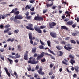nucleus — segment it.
<instances>
[{"instance_id":"nucleus-2","label":"nucleus","mask_w":79,"mask_h":79,"mask_svg":"<svg viewBox=\"0 0 79 79\" xmlns=\"http://www.w3.org/2000/svg\"><path fill=\"white\" fill-rule=\"evenodd\" d=\"M28 26H27L26 27V28L27 29H29V30H31V31H34V28L32 27L33 26V25L31 24H29L28 25Z\"/></svg>"},{"instance_id":"nucleus-28","label":"nucleus","mask_w":79,"mask_h":79,"mask_svg":"<svg viewBox=\"0 0 79 79\" xmlns=\"http://www.w3.org/2000/svg\"><path fill=\"white\" fill-rule=\"evenodd\" d=\"M8 56L9 58H13L15 59V56H12L11 55H9Z\"/></svg>"},{"instance_id":"nucleus-23","label":"nucleus","mask_w":79,"mask_h":79,"mask_svg":"<svg viewBox=\"0 0 79 79\" xmlns=\"http://www.w3.org/2000/svg\"><path fill=\"white\" fill-rule=\"evenodd\" d=\"M75 70L76 73H77L79 72V70H78V69H79V67H75L74 68Z\"/></svg>"},{"instance_id":"nucleus-43","label":"nucleus","mask_w":79,"mask_h":79,"mask_svg":"<svg viewBox=\"0 0 79 79\" xmlns=\"http://www.w3.org/2000/svg\"><path fill=\"white\" fill-rule=\"evenodd\" d=\"M72 27H73V28H74V27H75L76 26V23L73 24L72 25Z\"/></svg>"},{"instance_id":"nucleus-48","label":"nucleus","mask_w":79,"mask_h":79,"mask_svg":"<svg viewBox=\"0 0 79 79\" xmlns=\"http://www.w3.org/2000/svg\"><path fill=\"white\" fill-rule=\"evenodd\" d=\"M57 6H53L52 7V10H55V8H56Z\"/></svg>"},{"instance_id":"nucleus-54","label":"nucleus","mask_w":79,"mask_h":79,"mask_svg":"<svg viewBox=\"0 0 79 79\" xmlns=\"http://www.w3.org/2000/svg\"><path fill=\"white\" fill-rule=\"evenodd\" d=\"M48 74L49 76H51V75H52V74H53V72H50Z\"/></svg>"},{"instance_id":"nucleus-49","label":"nucleus","mask_w":79,"mask_h":79,"mask_svg":"<svg viewBox=\"0 0 79 79\" xmlns=\"http://www.w3.org/2000/svg\"><path fill=\"white\" fill-rule=\"evenodd\" d=\"M0 51L1 52H4V49L3 48H1L0 49Z\"/></svg>"},{"instance_id":"nucleus-37","label":"nucleus","mask_w":79,"mask_h":79,"mask_svg":"<svg viewBox=\"0 0 79 79\" xmlns=\"http://www.w3.org/2000/svg\"><path fill=\"white\" fill-rule=\"evenodd\" d=\"M41 61L43 63H44L45 61H46V59H45V58H44L43 59L41 60Z\"/></svg>"},{"instance_id":"nucleus-50","label":"nucleus","mask_w":79,"mask_h":79,"mask_svg":"<svg viewBox=\"0 0 79 79\" xmlns=\"http://www.w3.org/2000/svg\"><path fill=\"white\" fill-rule=\"evenodd\" d=\"M49 52L50 53H52V54H53V55H55V53H54V52H53L52 51L50 50V49H49Z\"/></svg>"},{"instance_id":"nucleus-39","label":"nucleus","mask_w":79,"mask_h":79,"mask_svg":"<svg viewBox=\"0 0 79 79\" xmlns=\"http://www.w3.org/2000/svg\"><path fill=\"white\" fill-rule=\"evenodd\" d=\"M40 42L41 45H44V46L45 45V44H44V43L43 42V41H42V40H40Z\"/></svg>"},{"instance_id":"nucleus-12","label":"nucleus","mask_w":79,"mask_h":79,"mask_svg":"<svg viewBox=\"0 0 79 79\" xmlns=\"http://www.w3.org/2000/svg\"><path fill=\"white\" fill-rule=\"evenodd\" d=\"M27 53H28V52L26 51V53L24 54V59L25 60H27V56H28Z\"/></svg>"},{"instance_id":"nucleus-44","label":"nucleus","mask_w":79,"mask_h":79,"mask_svg":"<svg viewBox=\"0 0 79 79\" xmlns=\"http://www.w3.org/2000/svg\"><path fill=\"white\" fill-rule=\"evenodd\" d=\"M15 19H19L18 15H16L15 16Z\"/></svg>"},{"instance_id":"nucleus-61","label":"nucleus","mask_w":79,"mask_h":79,"mask_svg":"<svg viewBox=\"0 0 79 79\" xmlns=\"http://www.w3.org/2000/svg\"><path fill=\"white\" fill-rule=\"evenodd\" d=\"M0 27L1 28V29H3V27H4L3 26V25H1L0 26Z\"/></svg>"},{"instance_id":"nucleus-22","label":"nucleus","mask_w":79,"mask_h":79,"mask_svg":"<svg viewBox=\"0 0 79 79\" xmlns=\"http://www.w3.org/2000/svg\"><path fill=\"white\" fill-rule=\"evenodd\" d=\"M71 61L70 62V63H71L73 65V63H75V60L73 59H71L70 60Z\"/></svg>"},{"instance_id":"nucleus-45","label":"nucleus","mask_w":79,"mask_h":79,"mask_svg":"<svg viewBox=\"0 0 79 79\" xmlns=\"http://www.w3.org/2000/svg\"><path fill=\"white\" fill-rule=\"evenodd\" d=\"M61 44H64V45H65L66 44V42L64 41H61Z\"/></svg>"},{"instance_id":"nucleus-9","label":"nucleus","mask_w":79,"mask_h":79,"mask_svg":"<svg viewBox=\"0 0 79 79\" xmlns=\"http://www.w3.org/2000/svg\"><path fill=\"white\" fill-rule=\"evenodd\" d=\"M34 28L36 31H37L38 33H42V31L40 29V28H38L37 27H34Z\"/></svg>"},{"instance_id":"nucleus-11","label":"nucleus","mask_w":79,"mask_h":79,"mask_svg":"<svg viewBox=\"0 0 79 79\" xmlns=\"http://www.w3.org/2000/svg\"><path fill=\"white\" fill-rule=\"evenodd\" d=\"M50 35L53 38H56V37L57 34L56 33L51 32L50 33Z\"/></svg>"},{"instance_id":"nucleus-1","label":"nucleus","mask_w":79,"mask_h":79,"mask_svg":"<svg viewBox=\"0 0 79 79\" xmlns=\"http://www.w3.org/2000/svg\"><path fill=\"white\" fill-rule=\"evenodd\" d=\"M29 60H30L27 61L28 63H30L31 64H37L39 63V61H36L35 58H34L32 59V57H30L29 58Z\"/></svg>"},{"instance_id":"nucleus-62","label":"nucleus","mask_w":79,"mask_h":79,"mask_svg":"<svg viewBox=\"0 0 79 79\" xmlns=\"http://www.w3.org/2000/svg\"><path fill=\"white\" fill-rule=\"evenodd\" d=\"M36 45L37 43L35 42H34L33 45V46H35V45Z\"/></svg>"},{"instance_id":"nucleus-16","label":"nucleus","mask_w":79,"mask_h":79,"mask_svg":"<svg viewBox=\"0 0 79 79\" xmlns=\"http://www.w3.org/2000/svg\"><path fill=\"white\" fill-rule=\"evenodd\" d=\"M39 48L40 49H44V50H47L48 49V48H44V47L43 45H41L39 46Z\"/></svg>"},{"instance_id":"nucleus-64","label":"nucleus","mask_w":79,"mask_h":79,"mask_svg":"<svg viewBox=\"0 0 79 79\" xmlns=\"http://www.w3.org/2000/svg\"><path fill=\"white\" fill-rule=\"evenodd\" d=\"M73 76V77H77V75L76 74H74Z\"/></svg>"},{"instance_id":"nucleus-21","label":"nucleus","mask_w":79,"mask_h":79,"mask_svg":"<svg viewBox=\"0 0 79 79\" xmlns=\"http://www.w3.org/2000/svg\"><path fill=\"white\" fill-rule=\"evenodd\" d=\"M7 59L10 62V64H12V63L13 62V61L12 60L10 59L8 57L7 58Z\"/></svg>"},{"instance_id":"nucleus-51","label":"nucleus","mask_w":79,"mask_h":79,"mask_svg":"<svg viewBox=\"0 0 79 79\" xmlns=\"http://www.w3.org/2000/svg\"><path fill=\"white\" fill-rule=\"evenodd\" d=\"M51 56V59H52V60H55V58L52 56V55H51V56Z\"/></svg>"},{"instance_id":"nucleus-58","label":"nucleus","mask_w":79,"mask_h":79,"mask_svg":"<svg viewBox=\"0 0 79 79\" xmlns=\"http://www.w3.org/2000/svg\"><path fill=\"white\" fill-rule=\"evenodd\" d=\"M54 42L56 43V44H60V42L58 41L55 40Z\"/></svg>"},{"instance_id":"nucleus-59","label":"nucleus","mask_w":79,"mask_h":79,"mask_svg":"<svg viewBox=\"0 0 79 79\" xmlns=\"http://www.w3.org/2000/svg\"><path fill=\"white\" fill-rule=\"evenodd\" d=\"M45 55H47V56H52V55H51V54H48V53H46Z\"/></svg>"},{"instance_id":"nucleus-29","label":"nucleus","mask_w":79,"mask_h":79,"mask_svg":"<svg viewBox=\"0 0 79 79\" xmlns=\"http://www.w3.org/2000/svg\"><path fill=\"white\" fill-rule=\"evenodd\" d=\"M19 17V19H22L23 18V16H22L21 15H18Z\"/></svg>"},{"instance_id":"nucleus-52","label":"nucleus","mask_w":79,"mask_h":79,"mask_svg":"<svg viewBox=\"0 0 79 79\" xmlns=\"http://www.w3.org/2000/svg\"><path fill=\"white\" fill-rule=\"evenodd\" d=\"M72 35L73 36H76V35H77V33H72Z\"/></svg>"},{"instance_id":"nucleus-25","label":"nucleus","mask_w":79,"mask_h":79,"mask_svg":"<svg viewBox=\"0 0 79 79\" xmlns=\"http://www.w3.org/2000/svg\"><path fill=\"white\" fill-rule=\"evenodd\" d=\"M36 50H37V48H35L34 49H32L31 52L32 53H35V52H36Z\"/></svg>"},{"instance_id":"nucleus-7","label":"nucleus","mask_w":79,"mask_h":79,"mask_svg":"<svg viewBox=\"0 0 79 79\" xmlns=\"http://www.w3.org/2000/svg\"><path fill=\"white\" fill-rule=\"evenodd\" d=\"M44 54H45V53L44 52H42L40 54V55L38 56L37 57V60H40V59H41L42 57H44Z\"/></svg>"},{"instance_id":"nucleus-46","label":"nucleus","mask_w":79,"mask_h":79,"mask_svg":"<svg viewBox=\"0 0 79 79\" xmlns=\"http://www.w3.org/2000/svg\"><path fill=\"white\" fill-rule=\"evenodd\" d=\"M39 65L36 66L35 69L36 70H38V69H39Z\"/></svg>"},{"instance_id":"nucleus-32","label":"nucleus","mask_w":79,"mask_h":79,"mask_svg":"<svg viewBox=\"0 0 79 79\" xmlns=\"http://www.w3.org/2000/svg\"><path fill=\"white\" fill-rule=\"evenodd\" d=\"M25 18L26 19H27L30 20L31 19V16H27Z\"/></svg>"},{"instance_id":"nucleus-34","label":"nucleus","mask_w":79,"mask_h":79,"mask_svg":"<svg viewBox=\"0 0 79 79\" xmlns=\"http://www.w3.org/2000/svg\"><path fill=\"white\" fill-rule=\"evenodd\" d=\"M46 27V26H41L40 27V29H44Z\"/></svg>"},{"instance_id":"nucleus-30","label":"nucleus","mask_w":79,"mask_h":79,"mask_svg":"<svg viewBox=\"0 0 79 79\" xmlns=\"http://www.w3.org/2000/svg\"><path fill=\"white\" fill-rule=\"evenodd\" d=\"M59 53L60 54L59 55V56H63V52L61 51H59Z\"/></svg>"},{"instance_id":"nucleus-26","label":"nucleus","mask_w":79,"mask_h":79,"mask_svg":"<svg viewBox=\"0 0 79 79\" xmlns=\"http://www.w3.org/2000/svg\"><path fill=\"white\" fill-rule=\"evenodd\" d=\"M19 54L18 53H17L15 55L16 57H15V59H16V58H20L21 57V56L20 55H19Z\"/></svg>"},{"instance_id":"nucleus-14","label":"nucleus","mask_w":79,"mask_h":79,"mask_svg":"<svg viewBox=\"0 0 79 79\" xmlns=\"http://www.w3.org/2000/svg\"><path fill=\"white\" fill-rule=\"evenodd\" d=\"M73 23V21H69L66 23V24L67 26H71Z\"/></svg>"},{"instance_id":"nucleus-53","label":"nucleus","mask_w":79,"mask_h":79,"mask_svg":"<svg viewBox=\"0 0 79 79\" xmlns=\"http://www.w3.org/2000/svg\"><path fill=\"white\" fill-rule=\"evenodd\" d=\"M33 56L34 57H37V54L35 53L34 55Z\"/></svg>"},{"instance_id":"nucleus-41","label":"nucleus","mask_w":79,"mask_h":79,"mask_svg":"<svg viewBox=\"0 0 79 79\" xmlns=\"http://www.w3.org/2000/svg\"><path fill=\"white\" fill-rule=\"evenodd\" d=\"M50 77L52 79H54L55 77V76L54 74L50 76Z\"/></svg>"},{"instance_id":"nucleus-55","label":"nucleus","mask_w":79,"mask_h":79,"mask_svg":"<svg viewBox=\"0 0 79 79\" xmlns=\"http://www.w3.org/2000/svg\"><path fill=\"white\" fill-rule=\"evenodd\" d=\"M35 0H30V2L31 3H33V2H34V1H35Z\"/></svg>"},{"instance_id":"nucleus-60","label":"nucleus","mask_w":79,"mask_h":79,"mask_svg":"<svg viewBox=\"0 0 79 79\" xmlns=\"http://www.w3.org/2000/svg\"><path fill=\"white\" fill-rule=\"evenodd\" d=\"M29 12H27L25 14V15L26 16H29Z\"/></svg>"},{"instance_id":"nucleus-27","label":"nucleus","mask_w":79,"mask_h":79,"mask_svg":"<svg viewBox=\"0 0 79 79\" xmlns=\"http://www.w3.org/2000/svg\"><path fill=\"white\" fill-rule=\"evenodd\" d=\"M56 48L57 50H60L62 49V48L61 46H56Z\"/></svg>"},{"instance_id":"nucleus-10","label":"nucleus","mask_w":79,"mask_h":79,"mask_svg":"<svg viewBox=\"0 0 79 79\" xmlns=\"http://www.w3.org/2000/svg\"><path fill=\"white\" fill-rule=\"evenodd\" d=\"M4 69L5 70L6 73V74L9 76V77H10L11 75L10 74V73L8 72V69L6 67H5L4 68Z\"/></svg>"},{"instance_id":"nucleus-20","label":"nucleus","mask_w":79,"mask_h":79,"mask_svg":"<svg viewBox=\"0 0 79 79\" xmlns=\"http://www.w3.org/2000/svg\"><path fill=\"white\" fill-rule=\"evenodd\" d=\"M61 29H64L65 30H68V29L66 26H61Z\"/></svg>"},{"instance_id":"nucleus-33","label":"nucleus","mask_w":79,"mask_h":79,"mask_svg":"<svg viewBox=\"0 0 79 79\" xmlns=\"http://www.w3.org/2000/svg\"><path fill=\"white\" fill-rule=\"evenodd\" d=\"M27 69L28 70V71H31V66L30 65L29 66L28 68H27Z\"/></svg>"},{"instance_id":"nucleus-4","label":"nucleus","mask_w":79,"mask_h":79,"mask_svg":"<svg viewBox=\"0 0 79 79\" xmlns=\"http://www.w3.org/2000/svg\"><path fill=\"white\" fill-rule=\"evenodd\" d=\"M29 37L30 41V42L31 44H33V41L32 40V33L30 32L28 34Z\"/></svg>"},{"instance_id":"nucleus-17","label":"nucleus","mask_w":79,"mask_h":79,"mask_svg":"<svg viewBox=\"0 0 79 79\" xmlns=\"http://www.w3.org/2000/svg\"><path fill=\"white\" fill-rule=\"evenodd\" d=\"M31 5L29 6V5H28L25 6V9L26 10H27V9H30V8H31Z\"/></svg>"},{"instance_id":"nucleus-8","label":"nucleus","mask_w":79,"mask_h":79,"mask_svg":"<svg viewBox=\"0 0 79 79\" xmlns=\"http://www.w3.org/2000/svg\"><path fill=\"white\" fill-rule=\"evenodd\" d=\"M42 67H41L40 68L39 70H38L37 72L39 73V74H40L41 75H44V74H45L44 72H42Z\"/></svg>"},{"instance_id":"nucleus-18","label":"nucleus","mask_w":79,"mask_h":79,"mask_svg":"<svg viewBox=\"0 0 79 79\" xmlns=\"http://www.w3.org/2000/svg\"><path fill=\"white\" fill-rule=\"evenodd\" d=\"M16 11H18V8H15V9H13L10 13H13Z\"/></svg>"},{"instance_id":"nucleus-42","label":"nucleus","mask_w":79,"mask_h":79,"mask_svg":"<svg viewBox=\"0 0 79 79\" xmlns=\"http://www.w3.org/2000/svg\"><path fill=\"white\" fill-rule=\"evenodd\" d=\"M9 27H10V25L9 24L5 25V28H8Z\"/></svg>"},{"instance_id":"nucleus-40","label":"nucleus","mask_w":79,"mask_h":79,"mask_svg":"<svg viewBox=\"0 0 79 79\" xmlns=\"http://www.w3.org/2000/svg\"><path fill=\"white\" fill-rule=\"evenodd\" d=\"M2 69V67L0 66V77H2V76L1 75V73H2V70H1V69Z\"/></svg>"},{"instance_id":"nucleus-63","label":"nucleus","mask_w":79,"mask_h":79,"mask_svg":"<svg viewBox=\"0 0 79 79\" xmlns=\"http://www.w3.org/2000/svg\"><path fill=\"white\" fill-rule=\"evenodd\" d=\"M53 66V64H51L50 65V68H52Z\"/></svg>"},{"instance_id":"nucleus-19","label":"nucleus","mask_w":79,"mask_h":79,"mask_svg":"<svg viewBox=\"0 0 79 79\" xmlns=\"http://www.w3.org/2000/svg\"><path fill=\"white\" fill-rule=\"evenodd\" d=\"M69 57L71 59H74V56L73 54H70Z\"/></svg>"},{"instance_id":"nucleus-35","label":"nucleus","mask_w":79,"mask_h":79,"mask_svg":"<svg viewBox=\"0 0 79 79\" xmlns=\"http://www.w3.org/2000/svg\"><path fill=\"white\" fill-rule=\"evenodd\" d=\"M15 15H19V11H15L14 12Z\"/></svg>"},{"instance_id":"nucleus-3","label":"nucleus","mask_w":79,"mask_h":79,"mask_svg":"<svg viewBox=\"0 0 79 79\" xmlns=\"http://www.w3.org/2000/svg\"><path fill=\"white\" fill-rule=\"evenodd\" d=\"M44 17L40 16H35L34 18V19L35 21H43Z\"/></svg>"},{"instance_id":"nucleus-38","label":"nucleus","mask_w":79,"mask_h":79,"mask_svg":"<svg viewBox=\"0 0 79 79\" xmlns=\"http://www.w3.org/2000/svg\"><path fill=\"white\" fill-rule=\"evenodd\" d=\"M34 10H35V7H31V9H30V10H31V11H34Z\"/></svg>"},{"instance_id":"nucleus-13","label":"nucleus","mask_w":79,"mask_h":79,"mask_svg":"<svg viewBox=\"0 0 79 79\" xmlns=\"http://www.w3.org/2000/svg\"><path fill=\"white\" fill-rule=\"evenodd\" d=\"M10 15H10V14H6L5 15L3 14L2 15V19H5L6 17L8 16H10Z\"/></svg>"},{"instance_id":"nucleus-5","label":"nucleus","mask_w":79,"mask_h":79,"mask_svg":"<svg viewBox=\"0 0 79 79\" xmlns=\"http://www.w3.org/2000/svg\"><path fill=\"white\" fill-rule=\"evenodd\" d=\"M55 0H47L48 2H50V1H51V4H48L47 3H46V7L47 8H49V7H51L53 6V1H54ZM52 1V2H51Z\"/></svg>"},{"instance_id":"nucleus-47","label":"nucleus","mask_w":79,"mask_h":79,"mask_svg":"<svg viewBox=\"0 0 79 79\" xmlns=\"http://www.w3.org/2000/svg\"><path fill=\"white\" fill-rule=\"evenodd\" d=\"M65 13H66L67 14H69V13H72L69 12L68 11H66V12H65Z\"/></svg>"},{"instance_id":"nucleus-36","label":"nucleus","mask_w":79,"mask_h":79,"mask_svg":"<svg viewBox=\"0 0 79 79\" xmlns=\"http://www.w3.org/2000/svg\"><path fill=\"white\" fill-rule=\"evenodd\" d=\"M70 42H71V43H72V44H76V41L73 40H71Z\"/></svg>"},{"instance_id":"nucleus-31","label":"nucleus","mask_w":79,"mask_h":79,"mask_svg":"<svg viewBox=\"0 0 79 79\" xmlns=\"http://www.w3.org/2000/svg\"><path fill=\"white\" fill-rule=\"evenodd\" d=\"M19 30L17 29L14 31V33H16V34H17V33H18V32H19Z\"/></svg>"},{"instance_id":"nucleus-57","label":"nucleus","mask_w":79,"mask_h":79,"mask_svg":"<svg viewBox=\"0 0 79 79\" xmlns=\"http://www.w3.org/2000/svg\"><path fill=\"white\" fill-rule=\"evenodd\" d=\"M20 48H21V46L20 45H19L18 46V49L19 50Z\"/></svg>"},{"instance_id":"nucleus-15","label":"nucleus","mask_w":79,"mask_h":79,"mask_svg":"<svg viewBox=\"0 0 79 79\" xmlns=\"http://www.w3.org/2000/svg\"><path fill=\"white\" fill-rule=\"evenodd\" d=\"M64 48H65V49H66V50H67L68 51H70L71 49H72V47H67L66 46H64Z\"/></svg>"},{"instance_id":"nucleus-56","label":"nucleus","mask_w":79,"mask_h":79,"mask_svg":"<svg viewBox=\"0 0 79 79\" xmlns=\"http://www.w3.org/2000/svg\"><path fill=\"white\" fill-rule=\"evenodd\" d=\"M31 15H35V12H31Z\"/></svg>"},{"instance_id":"nucleus-24","label":"nucleus","mask_w":79,"mask_h":79,"mask_svg":"<svg viewBox=\"0 0 79 79\" xmlns=\"http://www.w3.org/2000/svg\"><path fill=\"white\" fill-rule=\"evenodd\" d=\"M47 44L48 46L49 47H51V42H50V41L48 40L47 42Z\"/></svg>"},{"instance_id":"nucleus-6","label":"nucleus","mask_w":79,"mask_h":79,"mask_svg":"<svg viewBox=\"0 0 79 79\" xmlns=\"http://www.w3.org/2000/svg\"><path fill=\"white\" fill-rule=\"evenodd\" d=\"M56 24L55 22H52V23H49V26L50 28V29H53L54 27V26H56Z\"/></svg>"}]
</instances>
